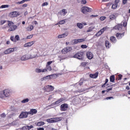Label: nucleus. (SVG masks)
<instances>
[{
  "instance_id": "nucleus-1",
  "label": "nucleus",
  "mask_w": 130,
  "mask_h": 130,
  "mask_svg": "<svg viewBox=\"0 0 130 130\" xmlns=\"http://www.w3.org/2000/svg\"><path fill=\"white\" fill-rule=\"evenodd\" d=\"M37 55H32L30 54L23 55L20 57L21 60H28V59H31L32 58H35Z\"/></svg>"
},
{
  "instance_id": "nucleus-2",
  "label": "nucleus",
  "mask_w": 130,
  "mask_h": 130,
  "mask_svg": "<svg viewBox=\"0 0 130 130\" xmlns=\"http://www.w3.org/2000/svg\"><path fill=\"white\" fill-rule=\"evenodd\" d=\"M9 17L10 18H17L20 16V12L18 11H13L9 14Z\"/></svg>"
},
{
  "instance_id": "nucleus-3",
  "label": "nucleus",
  "mask_w": 130,
  "mask_h": 130,
  "mask_svg": "<svg viewBox=\"0 0 130 130\" xmlns=\"http://www.w3.org/2000/svg\"><path fill=\"white\" fill-rule=\"evenodd\" d=\"M73 57L78 58V59H83L84 57V53L83 52H79L73 56Z\"/></svg>"
},
{
  "instance_id": "nucleus-4",
  "label": "nucleus",
  "mask_w": 130,
  "mask_h": 130,
  "mask_svg": "<svg viewBox=\"0 0 130 130\" xmlns=\"http://www.w3.org/2000/svg\"><path fill=\"white\" fill-rule=\"evenodd\" d=\"M81 12L83 14H86V13L91 12V8L88 7H83L81 8Z\"/></svg>"
},
{
  "instance_id": "nucleus-5",
  "label": "nucleus",
  "mask_w": 130,
  "mask_h": 130,
  "mask_svg": "<svg viewBox=\"0 0 130 130\" xmlns=\"http://www.w3.org/2000/svg\"><path fill=\"white\" fill-rule=\"evenodd\" d=\"M69 108V105L67 104H63L60 106L61 111H67Z\"/></svg>"
},
{
  "instance_id": "nucleus-6",
  "label": "nucleus",
  "mask_w": 130,
  "mask_h": 130,
  "mask_svg": "<svg viewBox=\"0 0 130 130\" xmlns=\"http://www.w3.org/2000/svg\"><path fill=\"white\" fill-rule=\"evenodd\" d=\"M71 50H72V47H66L64 49H63L61 50V52H62V53H63V54H67V53H68V52H70V51H71Z\"/></svg>"
},
{
  "instance_id": "nucleus-7",
  "label": "nucleus",
  "mask_w": 130,
  "mask_h": 130,
  "mask_svg": "<svg viewBox=\"0 0 130 130\" xmlns=\"http://www.w3.org/2000/svg\"><path fill=\"white\" fill-rule=\"evenodd\" d=\"M45 89H46V91L47 92H52L53 90H54V87L52 85H47L45 87Z\"/></svg>"
},
{
  "instance_id": "nucleus-8",
  "label": "nucleus",
  "mask_w": 130,
  "mask_h": 130,
  "mask_svg": "<svg viewBox=\"0 0 130 130\" xmlns=\"http://www.w3.org/2000/svg\"><path fill=\"white\" fill-rule=\"evenodd\" d=\"M85 41L84 39H76L72 41V42L73 44H78V43H81L82 42H84Z\"/></svg>"
},
{
  "instance_id": "nucleus-9",
  "label": "nucleus",
  "mask_w": 130,
  "mask_h": 130,
  "mask_svg": "<svg viewBox=\"0 0 130 130\" xmlns=\"http://www.w3.org/2000/svg\"><path fill=\"white\" fill-rule=\"evenodd\" d=\"M28 114L29 112H22L19 115V118H26L28 116Z\"/></svg>"
},
{
  "instance_id": "nucleus-10",
  "label": "nucleus",
  "mask_w": 130,
  "mask_h": 130,
  "mask_svg": "<svg viewBox=\"0 0 130 130\" xmlns=\"http://www.w3.org/2000/svg\"><path fill=\"white\" fill-rule=\"evenodd\" d=\"M15 51V48H9L7 49L4 51L5 54H10V53H12V52H14Z\"/></svg>"
},
{
  "instance_id": "nucleus-11",
  "label": "nucleus",
  "mask_w": 130,
  "mask_h": 130,
  "mask_svg": "<svg viewBox=\"0 0 130 130\" xmlns=\"http://www.w3.org/2000/svg\"><path fill=\"white\" fill-rule=\"evenodd\" d=\"M124 32H123L122 33H119L117 32L116 34V37L117 38V39H121L123 36H124Z\"/></svg>"
},
{
  "instance_id": "nucleus-12",
  "label": "nucleus",
  "mask_w": 130,
  "mask_h": 130,
  "mask_svg": "<svg viewBox=\"0 0 130 130\" xmlns=\"http://www.w3.org/2000/svg\"><path fill=\"white\" fill-rule=\"evenodd\" d=\"M18 28V26L17 25H12L10 26V28L8 29V32H11L12 31H15V30L17 29Z\"/></svg>"
},
{
  "instance_id": "nucleus-13",
  "label": "nucleus",
  "mask_w": 130,
  "mask_h": 130,
  "mask_svg": "<svg viewBox=\"0 0 130 130\" xmlns=\"http://www.w3.org/2000/svg\"><path fill=\"white\" fill-rule=\"evenodd\" d=\"M63 101H64V99L61 98L58 100L57 101H56L55 103H53V105H56L57 104H59V103H61V102H63Z\"/></svg>"
},
{
  "instance_id": "nucleus-14",
  "label": "nucleus",
  "mask_w": 130,
  "mask_h": 130,
  "mask_svg": "<svg viewBox=\"0 0 130 130\" xmlns=\"http://www.w3.org/2000/svg\"><path fill=\"white\" fill-rule=\"evenodd\" d=\"M69 35V32H65L62 35H59L58 36V38H66Z\"/></svg>"
},
{
  "instance_id": "nucleus-15",
  "label": "nucleus",
  "mask_w": 130,
  "mask_h": 130,
  "mask_svg": "<svg viewBox=\"0 0 130 130\" xmlns=\"http://www.w3.org/2000/svg\"><path fill=\"white\" fill-rule=\"evenodd\" d=\"M4 95L5 97H9L10 96V90L5 89L3 91Z\"/></svg>"
},
{
  "instance_id": "nucleus-16",
  "label": "nucleus",
  "mask_w": 130,
  "mask_h": 130,
  "mask_svg": "<svg viewBox=\"0 0 130 130\" xmlns=\"http://www.w3.org/2000/svg\"><path fill=\"white\" fill-rule=\"evenodd\" d=\"M86 55L88 59H92L93 58V54L91 52H87Z\"/></svg>"
},
{
  "instance_id": "nucleus-17",
  "label": "nucleus",
  "mask_w": 130,
  "mask_h": 130,
  "mask_svg": "<svg viewBox=\"0 0 130 130\" xmlns=\"http://www.w3.org/2000/svg\"><path fill=\"white\" fill-rule=\"evenodd\" d=\"M36 113H37V110L34 109H31L28 112V114H31V115H33V114H36Z\"/></svg>"
},
{
  "instance_id": "nucleus-18",
  "label": "nucleus",
  "mask_w": 130,
  "mask_h": 130,
  "mask_svg": "<svg viewBox=\"0 0 130 130\" xmlns=\"http://www.w3.org/2000/svg\"><path fill=\"white\" fill-rule=\"evenodd\" d=\"M116 30H121L122 29V24H118L114 27Z\"/></svg>"
},
{
  "instance_id": "nucleus-19",
  "label": "nucleus",
  "mask_w": 130,
  "mask_h": 130,
  "mask_svg": "<svg viewBox=\"0 0 130 130\" xmlns=\"http://www.w3.org/2000/svg\"><path fill=\"white\" fill-rule=\"evenodd\" d=\"M34 44V42H30L29 43H27L26 44L24 45V47H30V46H32Z\"/></svg>"
},
{
  "instance_id": "nucleus-20",
  "label": "nucleus",
  "mask_w": 130,
  "mask_h": 130,
  "mask_svg": "<svg viewBox=\"0 0 130 130\" xmlns=\"http://www.w3.org/2000/svg\"><path fill=\"white\" fill-rule=\"evenodd\" d=\"M89 77L92 79H96L98 77V73L93 74H90Z\"/></svg>"
},
{
  "instance_id": "nucleus-21",
  "label": "nucleus",
  "mask_w": 130,
  "mask_h": 130,
  "mask_svg": "<svg viewBox=\"0 0 130 130\" xmlns=\"http://www.w3.org/2000/svg\"><path fill=\"white\" fill-rule=\"evenodd\" d=\"M36 73H44V72H46V69L41 70L40 69H37L36 70Z\"/></svg>"
},
{
  "instance_id": "nucleus-22",
  "label": "nucleus",
  "mask_w": 130,
  "mask_h": 130,
  "mask_svg": "<svg viewBox=\"0 0 130 130\" xmlns=\"http://www.w3.org/2000/svg\"><path fill=\"white\" fill-rule=\"evenodd\" d=\"M77 2L79 3H81L82 5H86L87 4V1L86 0H77Z\"/></svg>"
},
{
  "instance_id": "nucleus-23",
  "label": "nucleus",
  "mask_w": 130,
  "mask_h": 130,
  "mask_svg": "<svg viewBox=\"0 0 130 130\" xmlns=\"http://www.w3.org/2000/svg\"><path fill=\"white\" fill-rule=\"evenodd\" d=\"M34 28V26L32 25H29L27 28V31H32V29Z\"/></svg>"
},
{
  "instance_id": "nucleus-24",
  "label": "nucleus",
  "mask_w": 130,
  "mask_h": 130,
  "mask_svg": "<svg viewBox=\"0 0 130 130\" xmlns=\"http://www.w3.org/2000/svg\"><path fill=\"white\" fill-rule=\"evenodd\" d=\"M60 13L61 14H62L63 16H66V15H67V14H68V12H67L66 9H62V10H61L60 11Z\"/></svg>"
},
{
  "instance_id": "nucleus-25",
  "label": "nucleus",
  "mask_w": 130,
  "mask_h": 130,
  "mask_svg": "<svg viewBox=\"0 0 130 130\" xmlns=\"http://www.w3.org/2000/svg\"><path fill=\"white\" fill-rule=\"evenodd\" d=\"M46 120H47V122H49V123H53V122H54V118L47 119Z\"/></svg>"
},
{
  "instance_id": "nucleus-26",
  "label": "nucleus",
  "mask_w": 130,
  "mask_h": 130,
  "mask_svg": "<svg viewBox=\"0 0 130 130\" xmlns=\"http://www.w3.org/2000/svg\"><path fill=\"white\" fill-rule=\"evenodd\" d=\"M102 34H103V32H102V31L101 30V29L96 34H95V36L96 37H99V36H100L101 35H102Z\"/></svg>"
},
{
  "instance_id": "nucleus-27",
  "label": "nucleus",
  "mask_w": 130,
  "mask_h": 130,
  "mask_svg": "<svg viewBox=\"0 0 130 130\" xmlns=\"http://www.w3.org/2000/svg\"><path fill=\"white\" fill-rule=\"evenodd\" d=\"M77 26L79 29H83L84 25L81 23H78Z\"/></svg>"
},
{
  "instance_id": "nucleus-28",
  "label": "nucleus",
  "mask_w": 130,
  "mask_h": 130,
  "mask_svg": "<svg viewBox=\"0 0 130 130\" xmlns=\"http://www.w3.org/2000/svg\"><path fill=\"white\" fill-rule=\"evenodd\" d=\"M8 26L10 27H12L14 25V22L11 21H7Z\"/></svg>"
},
{
  "instance_id": "nucleus-29",
  "label": "nucleus",
  "mask_w": 130,
  "mask_h": 130,
  "mask_svg": "<svg viewBox=\"0 0 130 130\" xmlns=\"http://www.w3.org/2000/svg\"><path fill=\"white\" fill-rule=\"evenodd\" d=\"M61 120V117L54 118V122H57V121H60Z\"/></svg>"
},
{
  "instance_id": "nucleus-30",
  "label": "nucleus",
  "mask_w": 130,
  "mask_h": 130,
  "mask_svg": "<svg viewBox=\"0 0 130 130\" xmlns=\"http://www.w3.org/2000/svg\"><path fill=\"white\" fill-rule=\"evenodd\" d=\"M121 79H122V75H121V74L119 75L116 78V81H119L120 80H121Z\"/></svg>"
},
{
  "instance_id": "nucleus-31",
  "label": "nucleus",
  "mask_w": 130,
  "mask_h": 130,
  "mask_svg": "<svg viewBox=\"0 0 130 130\" xmlns=\"http://www.w3.org/2000/svg\"><path fill=\"white\" fill-rule=\"evenodd\" d=\"M10 5H4L0 7V9H6V8H9Z\"/></svg>"
},
{
  "instance_id": "nucleus-32",
  "label": "nucleus",
  "mask_w": 130,
  "mask_h": 130,
  "mask_svg": "<svg viewBox=\"0 0 130 130\" xmlns=\"http://www.w3.org/2000/svg\"><path fill=\"white\" fill-rule=\"evenodd\" d=\"M65 23H66V19L62 20L60 21L59 22H58V24H59V25H62Z\"/></svg>"
},
{
  "instance_id": "nucleus-33",
  "label": "nucleus",
  "mask_w": 130,
  "mask_h": 130,
  "mask_svg": "<svg viewBox=\"0 0 130 130\" xmlns=\"http://www.w3.org/2000/svg\"><path fill=\"white\" fill-rule=\"evenodd\" d=\"M9 125H18V122H17L16 121H14L12 122L11 123L9 124Z\"/></svg>"
},
{
  "instance_id": "nucleus-34",
  "label": "nucleus",
  "mask_w": 130,
  "mask_h": 130,
  "mask_svg": "<svg viewBox=\"0 0 130 130\" xmlns=\"http://www.w3.org/2000/svg\"><path fill=\"white\" fill-rule=\"evenodd\" d=\"M110 82H112V83H113V82H114V75H112V76H110Z\"/></svg>"
},
{
  "instance_id": "nucleus-35",
  "label": "nucleus",
  "mask_w": 130,
  "mask_h": 130,
  "mask_svg": "<svg viewBox=\"0 0 130 130\" xmlns=\"http://www.w3.org/2000/svg\"><path fill=\"white\" fill-rule=\"evenodd\" d=\"M5 98V95L4 94V91H0V98L3 99Z\"/></svg>"
},
{
  "instance_id": "nucleus-36",
  "label": "nucleus",
  "mask_w": 130,
  "mask_h": 130,
  "mask_svg": "<svg viewBox=\"0 0 130 130\" xmlns=\"http://www.w3.org/2000/svg\"><path fill=\"white\" fill-rule=\"evenodd\" d=\"M43 124H44V122L40 121L37 123V125L38 126H41V125H43Z\"/></svg>"
},
{
  "instance_id": "nucleus-37",
  "label": "nucleus",
  "mask_w": 130,
  "mask_h": 130,
  "mask_svg": "<svg viewBox=\"0 0 130 130\" xmlns=\"http://www.w3.org/2000/svg\"><path fill=\"white\" fill-rule=\"evenodd\" d=\"M25 128H26V129H31V128H33V125H26L25 126Z\"/></svg>"
},
{
  "instance_id": "nucleus-38",
  "label": "nucleus",
  "mask_w": 130,
  "mask_h": 130,
  "mask_svg": "<svg viewBox=\"0 0 130 130\" xmlns=\"http://www.w3.org/2000/svg\"><path fill=\"white\" fill-rule=\"evenodd\" d=\"M15 39L16 41H19V40H20V36L19 35H16Z\"/></svg>"
},
{
  "instance_id": "nucleus-39",
  "label": "nucleus",
  "mask_w": 130,
  "mask_h": 130,
  "mask_svg": "<svg viewBox=\"0 0 130 130\" xmlns=\"http://www.w3.org/2000/svg\"><path fill=\"white\" fill-rule=\"evenodd\" d=\"M22 103H27V102H29V99H26L21 101Z\"/></svg>"
},
{
  "instance_id": "nucleus-40",
  "label": "nucleus",
  "mask_w": 130,
  "mask_h": 130,
  "mask_svg": "<svg viewBox=\"0 0 130 130\" xmlns=\"http://www.w3.org/2000/svg\"><path fill=\"white\" fill-rule=\"evenodd\" d=\"M127 25V22H126V20H124L123 21V27H126Z\"/></svg>"
},
{
  "instance_id": "nucleus-41",
  "label": "nucleus",
  "mask_w": 130,
  "mask_h": 130,
  "mask_svg": "<svg viewBox=\"0 0 130 130\" xmlns=\"http://www.w3.org/2000/svg\"><path fill=\"white\" fill-rule=\"evenodd\" d=\"M107 83H108V79H106L105 84H103V85L102 86V88H105V85H106V84H107Z\"/></svg>"
},
{
  "instance_id": "nucleus-42",
  "label": "nucleus",
  "mask_w": 130,
  "mask_h": 130,
  "mask_svg": "<svg viewBox=\"0 0 130 130\" xmlns=\"http://www.w3.org/2000/svg\"><path fill=\"white\" fill-rule=\"evenodd\" d=\"M107 29H108V27H107V26H106V27L103 28L102 29H101V30L102 31V32L103 33H104V31H106V30H107Z\"/></svg>"
},
{
  "instance_id": "nucleus-43",
  "label": "nucleus",
  "mask_w": 130,
  "mask_h": 130,
  "mask_svg": "<svg viewBox=\"0 0 130 130\" xmlns=\"http://www.w3.org/2000/svg\"><path fill=\"white\" fill-rule=\"evenodd\" d=\"M115 8H117V4H118V3H119V0H115Z\"/></svg>"
},
{
  "instance_id": "nucleus-44",
  "label": "nucleus",
  "mask_w": 130,
  "mask_h": 130,
  "mask_svg": "<svg viewBox=\"0 0 130 130\" xmlns=\"http://www.w3.org/2000/svg\"><path fill=\"white\" fill-rule=\"evenodd\" d=\"M46 67H47V69H45L46 70V71H51V67L47 65H46Z\"/></svg>"
},
{
  "instance_id": "nucleus-45",
  "label": "nucleus",
  "mask_w": 130,
  "mask_h": 130,
  "mask_svg": "<svg viewBox=\"0 0 130 130\" xmlns=\"http://www.w3.org/2000/svg\"><path fill=\"white\" fill-rule=\"evenodd\" d=\"M52 78V75H49L44 78L45 79Z\"/></svg>"
},
{
  "instance_id": "nucleus-46",
  "label": "nucleus",
  "mask_w": 130,
  "mask_h": 130,
  "mask_svg": "<svg viewBox=\"0 0 130 130\" xmlns=\"http://www.w3.org/2000/svg\"><path fill=\"white\" fill-rule=\"evenodd\" d=\"M10 39L11 41H13V42H17V41L15 39H14L13 36L11 37Z\"/></svg>"
},
{
  "instance_id": "nucleus-47",
  "label": "nucleus",
  "mask_w": 130,
  "mask_h": 130,
  "mask_svg": "<svg viewBox=\"0 0 130 130\" xmlns=\"http://www.w3.org/2000/svg\"><path fill=\"white\" fill-rule=\"evenodd\" d=\"M7 20H1L0 21V25H4L5 23H6Z\"/></svg>"
},
{
  "instance_id": "nucleus-48",
  "label": "nucleus",
  "mask_w": 130,
  "mask_h": 130,
  "mask_svg": "<svg viewBox=\"0 0 130 130\" xmlns=\"http://www.w3.org/2000/svg\"><path fill=\"white\" fill-rule=\"evenodd\" d=\"M106 46L107 48H109V42L108 41H106Z\"/></svg>"
},
{
  "instance_id": "nucleus-49",
  "label": "nucleus",
  "mask_w": 130,
  "mask_h": 130,
  "mask_svg": "<svg viewBox=\"0 0 130 130\" xmlns=\"http://www.w3.org/2000/svg\"><path fill=\"white\" fill-rule=\"evenodd\" d=\"M100 20L101 21H104V20H105V19H106V17L105 16H102L100 17Z\"/></svg>"
},
{
  "instance_id": "nucleus-50",
  "label": "nucleus",
  "mask_w": 130,
  "mask_h": 130,
  "mask_svg": "<svg viewBox=\"0 0 130 130\" xmlns=\"http://www.w3.org/2000/svg\"><path fill=\"white\" fill-rule=\"evenodd\" d=\"M110 20H114V14H112L110 16Z\"/></svg>"
},
{
  "instance_id": "nucleus-51",
  "label": "nucleus",
  "mask_w": 130,
  "mask_h": 130,
  "mask_svg": "<svg viewBox=\"0 0 130 130\" xmlns=\"http://www.w3.org/2000/svg\"><path fill=\"white\" fill-rule=\"evenodd\" d=\"M30 1H31V0H22V1H20V3L22 5V4H24V3H25V2H30Z\"/></svg>"
},
{
  "instance_id": "nucleus-52",
  "label": "nucleus",
  "mask_w": 130,
  "mask_h": 130,
  "mask_svg": "<svg viewBox=\"0 0 130 130\" xmlns=\"http://www.w3.org/2000/svg\"><path fill=\"white\" fill-rule=\"evenodd\" d=\"M33 37V35H30L26 37V39H31Z\"/></svg>"
},
{
  "instance_id": "nucleus-53",
  "label": "nucleus",
  "mask_w": 130,
  "mask_h": 130,
  "mask_svg": "<svg viewBox=\"0 0 130 130\" xmlns=\"http://www.w3.org/2000/svg\"><path fill=\"white\" fill-rule=\"evenodd\" d=\"M92 31H93V28L89 27V29L87 30V32H92Z\"/></svg>"
},
{
  "instance_id": "nucleus-54",
  "label": "nucleus",
  "mask_w": 130,
  "mask_h": 130,
  "mask_svg": "<svg viewBox=\"0 0 130 130\" xmlns=\"http://www.w3.org/2000/svg\"><path fill=\"white\" fill-rule=\"evenodd\" d=\"M45 6H48V3L45 2L42 5V7H45Z\"/></svg>"
},
{
  "instance_id": "nucleus-55",
  "label": "nucleus",
  "mask_w": 130,
  "mask_h": 130,
  "mask_svg": "<svg viewBox=\"0 0 130 130\" xmlns=\"http://www.w3.org/2000/svg\"><path fill=\"white\" fill-rule=\"evenodd\" d=\"M110 40L112 42H114V37L112 36L110 37Z\"/></svg>"
},
{
  "instance_id": "nucleus-56",
  "label": "nucleus",
  "mask_w": 130,
  "mask_h": 130,
  "mask_svg": "<svg viewBox=\"0 0 130 130\" xmlns=\"http://www.w3.org/2000/svg\"><path fill=\"white\" fill-rule=\"evenodd\" d=\"M106 100L113 99V97H112V96L107 97V98H106Z\"/></svg>"
},
{
  "instance_id": "nucleus-57",
  "label": "nucleus",
  "mask_w": 130,
  "mask_h": 130,
  "mask_svg": "<svg viewBox=\"0 0 130 130\" xmlns=\"http://www.w3.org/2000/svg\"><path fill=\"white\" fill-rule=\"evenodd\" d=\"M1 117L4 118L6 116V114L5 113H3L0 115Z\"/></svg>"
},
{
  "instance_id": "nucleus-58",
  "label": "nucleus",
  "mask_w": 130,
  "mask_h": 130,
  "mask_svg": "<svg viewBox=\"0 0 130 130\" xmlns=\"http://www.w3.org/2000/svg\"><path fill=\"white\" fill-rule=\"evenodd\" d=\"M52 62H53L52 61L47 62V66H50V64H51Z\"/></svg>"
},
{
  "instance_id": "nucleus-59",
  "label": "nucleus",
  "mask_w": 130,
  "mask_h": 130,
  "mask_svg": "<svg viewBox=\"0 0 130 130\" xmlns=\"http://www.w3.org/2000/svg\"><path fill=\"white\" fill-rule=\"evenodd\" d=\"M81 47V48H87V45H82Z\"/></svg>"
},
{
  "instance_id": "nucleus-60",
  "label": "nucleus",
  "mask_w": 130,
  "mask_h": 130,
  "mask_svg": "<svg viewBox=\"0 0 130 130\" xmlns=\"http://www.w3.org/2000/svg\"><path fill=\"white\" fill-rule=\"evenodd\" d=\"M28 7V4H23L22 5V8H27Z\"/></svg>"
},
{
  "instance_id": "nucleus-61",
  "label": "nucleus",
  "mask_w": 130,
  "mask_h": 130,
  "mask_svg": "<svg viewBox=\"0 0 130 130\" xmlns=\"http://www.w3.org/2000/svg\"><path fill=\"white\" fill-rule=\"evenodd\" d=\"M52 105H54L53 104H52V105H49V106H47L46 108L48 109H49V108H50L51 107V106H52Z\"/></svg>"
},
{
  "instance_id": "nucleus-62",
  "label": "nucleus",
  "mask_w": 130,
  "mask_h": 130,
  "mask_svg": "<svg viewBox=\"0 0 130 130\" xmlns=\"http://www.w3.org/2000/svg\"><path fill=\"white\" fill-rule=\"evenodd\" d=\"M126 3H127V0H123L122 1V4H123V5H125V4H126Z\"/></svg>"
},
{
  "instance_id": "nucleus-63",
  "label": "nucleus",
  "mask_w": 130,
  "mask_h": 130,
  "mask_svg": "<svg viewBox=\"0 0 130 130\" xmlns=\"http://www.w3.org/2000/svg\"><path fill=\"white\" fill-rule=\"evenodd\" d=\"M112 90V88H108V89L106 90H105V92H109V91Z\"/></svg>"
},
{
  "instance_id": "nucleus-64",
  "label": "nucleus",
  "mask_w": 130,
  "mask_h": 130,
  "mask_svg": "<svg viewBox=\"0 0 130 130\" xmlns=\"http://www.w3.org/2000/svg\"><path fill=\"white\" fill-rule=\"evenodd\" d=\"M37 129L38 130H44V128H43V127H40V128H38Z\"/></svg>"
}]
</instances>
